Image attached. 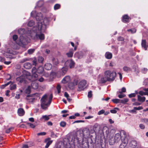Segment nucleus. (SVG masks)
Here are the masks:
<instances>
[{"label": "nucleus", "mask_w": 148, "mask_h": 148, "mask_svg": "<svg viewBox=\"0 0 148 148\" xmlns=\"http://www.w3.org/2000/svg\"><path fill=\"white\" fill-rule=\"evenodd\" d=\"M127 31L128 32H130L131 34L134 33L136 32V30L135 29H129Z\"/></svg>", "instance_id": "nucleus-44"}, {"label": "nucleus", "mask_w": 148, "mask_h": 148, "mask_svg": "<svg viewBox=\"0 0 148 148\" xmlns=\"http://www.w3.org/2000/svg\"><path fill=\"white\" fill-rule=\"evenodd\" d=\"M31 87L30 86H28L25 90V92L28 94H29L31 92Z\"/></svg>", "instance_id": "nucleus-34"}, {"label": "nucleus", "mask_w": 148, "mask_h": 148, "mask_svg": "<svg viewBox=\"0 0 148 148\" xmlns=\"http://www.w3.org/2000/svg\"><path fill=\"white\" fill-rule=\"evenodd\" d=\"M147 71V69L146 68H144L142 69L141 72L143 73H146Z\"/></svg>", "instance_id": "nucleus-57"}, {"label": "nucleus", "mask_w": 148, "mask_h": 148, "mask_svg": "<svg viewBox=\"0 0 148 148\" xmlns=\"http://www.w3.org/2000/svg\"><path fill=\"white\" fill-rule=\"evenodd\" d=\"M123 69V71L126 72H128L131 71V68L127 66H124Z\"/></svg>", "instance_id": "nucleus-33"}, {"label": "nucleus", "mask_w": 148, "mask_h": 148, "mask_svg": "<svg viewBox=\"0 0 148 148\" xmlns=\"http://www.w3.org/2000/svg\"><path fill=\"white\" fill-rule=\"evenodd\" d=\"M51 20L50 17H46L44 19L43 21V24L41 22L42 24V30H45L49 24V22Z\"/></svg>", "instance_id": "nucleus-8"}, {"label": "nucleus", "mask_w": 148, "mask_h": 148, "mask_svg": "<svg viewBox=\"0 0 148 148\" xmlns=\"http://www.w3.org/2000/svg\"><path fill=\"white\" fill-rule=\"evenodd\" d=\"M46 134L45 132H43L38 133L37 134V135L38 136H43L45 135Z\"/></svg>", "instance_id": "nucleus-46"}, {"label": "nucleus", "mask_w": 148, "mask_h": 148, "mask_svg": "<svg viewBox=\"0 0 148 148\" xmlns=\"http://www.w3.org/2000/svg\"><path fill=\"white\" fill-rule=\"evenodd\" d=\"M71 81V78L69 76H66L62 80V82L64 84L66 83Z\"/></svg>", "instance_id": "nucleus-15"}, {"label": "nucleus", "mask_w": 148, "mask_h": 148, "mask_svg": "<svg viewBox=\"0 0 148 148\" xmlns=\"http://www.w3.org/2000/svg\"><path fill=\"white\" fill-rule=\"evenodd\" d=\"M51 136L53 138H56L57 137V136L56 134H55L53 132H51Z\"/></svg>", "instance_id": "nucleus-56"}, {"label": "nucleus", "mask_w": 148, "mask_h": 148, "mask_svg": "<svg viewBox=\"0 0 148 148\" xmlns=\"http://www.w3.org/2000/svg\"><path fill=\"white\" fill-rule=\"evenodd\" d=\"M122 131H121L120 132V134L119 133L116 134L115 136L114 137V140H115V142L116 143H118L119 141H120L122 139V137L123 136V137H124V135L122 134L121 132Z\"/></svg>", "instance_id": "nucleus-11"}, {"label": "nucleus", "mask_w": 148, "mask_h": 148, "mask_svg": "<svg viewBox=\"0 0 148 148\" xmlns=\"http://www.w3.org/2000/svg\"><path fill=\"white\" fill-rule=\"evenodd\" d=\"M117 40L119 41H122L124 40V38L121 36H119L117 38Z\"/></svg>", "instance_id": "nucleus-61"}, {"label": "nucleus", "mask_w": 148, "mask_h": 148, "mask_svg": "<svg viewBox=\"0 0 148 148\" xmlns=\"http://www.w3.org/2000/svg\"><path fill=\"white\" fill-rule=\"evenodd\" d=\"M145 99V98L144 97H142L139 96V102H143Z\"/></svg>", "instance_id": "nucleus-43"}, {"label": "nucleus", "mask_w": 148, "mask_h": 148, "mask_svg": "<svg viewBox=\"0 0 148 148\" xmlns=\"http://www.w3.org/2000/svg\"><path fill=\"white\" fill-rule=\"evenodd\" d=\"M37 60L35 58H34L32 59V64L33 65L36 66L37 64Z\"/></svg>", "instance_id": "nucleus-42"}, {"label": "nucleus", "mask_w": 148, "mask_h": 148, "mask_svg": "<svg viewBox=\"0 0 148 148\" xmlns=\"http://www.w3.org/2000/svg\"><path fill=\"white\" fill-rule=\"evenodd\" d=\"M27 124L28 125H29L32 128H34L35 127V125H34L33 124H32V123H27Z\"/></svg>", "instance_id": "nucleus-55"}, {"label": "nucleus", "mask_w": 148, "mask_h": 148, "mask_svg": "<svg viewBox=\"0 0 148 148\" xmlns=\"http://www.w3.org/2000/svg\"><path fill=\"white\" fill-rule=\"evenodd\" d=\"M38 60L40 62L42 63L44 60V58L41 56H40L38 57Z\"/></svg>", "instance_id": "nucleus-48"}, {"label": "nucleus", "mask_w": 148, "mask_h": 148, "mask_svg": "<svg viewBox=\"0 0 148 148\" xmlns=\"http://www.w3.org/2000/svg\"><path fill=\"white\" fill-rule=\"evenodd\" d=\"M23 75L21 76L17 77L16 78V80L17 81L19 82L20 83L25 82V78H27V76L29 74V73L26 72L25 71H23Z\"/></svg>", "instance_id": "nucleus-7"}, {"label": "nucleus", "mask_w": 148, "mask_h": 148, "mask_svg": "<svg viewBox=\"0 0 148 148\" xmlns=\"http://www.w3.org/2000/svg\"><path fill=\"white\" fill-rule=\"evenodd\" d=\"M17 113L19 116H22L24 115L25 112L23 109L19 108L18 110Z\"/></svg>", "instance_id": "nucleus-14"}, {"label": "nucleus", "mask_w": 148, "mask_h": 148, "mask_svg": "<svg viewBox=\"0 0 148 148\" xmlns=\"http://www.w3.org/2000/svg\"><path fill=\"white\" fill-rule=\"evenodd\" d=\"M67 69L66 67H63L61 69L60 71L61 75H64L67 72Z\"/></svg>", "instance_id": "nucleus-22"}, {"label": "nucleus", "mask_w": 148, "mask_h": 148, "mask_svg": "<svg viewBox=\"0 0 148 148\" xmlns=\"http://www.w3.org/2000/svg\"><path fill=\"white\" fill-rule=\"evenodd\" d=\"M14 129V128L13 127H10L8 129H7L6 130V132L7 133H9L10 131H11V130H12Z\"/></svg>", "instance_id": "nucleus-53"}, {"label": "nucleus", "mask_w": 148, "mask_h": 148, "mask_svg": "<svg viewBox=\"0 0 148 148\" xmlns=\"http://www.w3.org/2000/svg\"><path fill=\"white\" fill-rule=\"evenodd\" d=\"M92 92L91 91H90L88 94V96L89 98H90L92 97Z\"/></svg>", "instance_id": "nucleus-64"}, {"label": "nucleus", "mask_w": 148, "mask_h": 148, "mask_svg": "<svg viewBox=\"0 0 148 148\" xmlns=\"http://www.w3.org/2000/svg\"><path fill=\"white\" fill-rule=\"evenodd\" d=\"M66 125V123L64 121H62L60 123V126L62 127H65Z\"/></svg>", "instance_id": "nucleus-49"}, {"label": "nucleus", "mask_w": 148, "mask_h": 148, "mask_svg": "<svg viewBox=\"0 0 148 148\" xmlns=\"http://www.w3.org/2000/svg\"><path fill=\"white\" fill-rule=\"evenodd\" d=\"M141 121L142 122H144L148 125V119H141Z\"/></svg>", "instance_id": "nucleus-47"}, {"label": "nucleus", "mask_w": 148, "mask_h": 148, "mask_svg": "<svg viewBox=\"0 0 148 148\" xmlns=\"http://www.w3.org/2000/svg\"><path fill=\"white\" fill-rule=\"evenodd\" d=\"M126 96V95L124 94H121L118 95V97L120 98H122Z\"/></svg>", "instance_id": "nucleus-54"}, {"label": "nucleus", "mask_w": 148, "mask_h": 148, "mask_svg": "<svg viewBox=\"0 0 148 148\" xmlns=\"http://www.w3.org/2000/svg\"><path fill=\"white\" fill-rule=\"evenodd\" d=\"M60 4H56L54 5V10H56L59 9L60 8Z\"/></svg>", "instance_id": "nucleus-37"}, {"label": "nucleus", "mask_w": 148, "mask_h": 148, "mask_svg": "<svg viewBox=\"0 0 148 148\" xmlns=\"http://www.w3.org/2000/svg\"><path fill=\"white\" fill-rule=\"evenodd\" d=\"M56 88L58 91V93H59L60 92L61 86L59 85H58Z\"/></svg>", "instance_id": "nucleus-52"}, {"label": "nucleus", "mask_w": 148, "mask_h": 148, "mask_svg": "<svg viewBox=\"0 0 148 148\" xmlns=\"http://www.w3.org/2000/svg\"><path fill=\"white\" fill-rule=\"evenodd\" d=\"M130 19V18L127 15L123 16L122 18L123 21L124 23L128 22Z\"/></svg>", "instance_id": "nucleus-16"}, {"label": "nucleus", "mask_w": 148, "mask_h": 148, "mask_svg": "<svg viewBox=\"0 0 148 148\" xmlns=\"http://www.w3.org/2000/svg\"><path fill=\"white\" fill-rule=\"evenodd\" d=\"M27 77V79L29 80H32V78H34L35 80H37L38 79V75L36 73H33L32 74V76L29 75V74L28 75Z\"/></svg>", "instance_id": "nucleus-12"}, {"label": "nucleus", "mask_w": 148, "mask_h": 148, "mask_svg": "<svg viewBox=\"0 0 148 148\" xmlns=\"http://www.w3.org/2000/svg\"><path fill=\"white\" fill-rule=\"evenodd\" d=\"M35 50V49H29L28 51L27 52L29 54H32L34 52V51Z\"/></svg>", "instance_id": "nucleus-40"}, {"label": "nucleus", "mask_w": 148, "mask_h": 148, "mask_svg": "<svg viewBox=\"0 0 148 148\" xmlns=\"http://www.w3.org/2000/svg\"><path fill=\"white\" fill-rule=\"evenodd\" d=\"M44 3V1L43 0H40L38 2L36 6L38 7H41L43 5Z\"/></svg>", "instance_id": "nucleus-29"}, {"label": "nucleus", "mask_w": 148, "mask_h": 148, "mask_svg": "<svg viewBox=\"0 0 148 148\" xmlns=\"http://www.w3.org/2000/svg\"><path fill=\"white\" fill-rule=\"evenodd\" d=\"M42 25L41 23L38 22V26L36 25L34 26L32 28V31H31V34H32L33 33H35V37L40 40H44L45 39V35L42 33V32H44L45 30H42Z\"/></svg>", "instance_id": "nucleus-1"}, {"label": "nucleus", "mask_w": 148, "mask_h": 148, "mask_svg": "<svg viewBox=\"0 0 148 148\" xmlns=\"http://www.w3.org/2000/svg\"><path fill=\"white\" fill-rule=\"evenodd\" d=\"M25 30L24 29H20L18 30V33L21 34V35H25L24 34L25 33Z\"/></svg>", "instance_id": "nucleus-27"}, {"label": "nucleus", "mask_w": 148, "mask_h": 148, "mask_svg": "<svg viewBox=\"0 0 148 148\" xmlns=\"http://www.w3.org/2000/svg\"><path fill=\"white\" fill-rule=\"evenodd\" d=\"M28 42V38L25 35H21L16 42V43L20 46L23 47Z\"/></svg>", "instance_id": "nucleus-4"}, {"label": "nucleus", "mask_w": 148, "mask_h": 148, "mask_svg": "<svg viewBox=\"0 0 148 148\" xmlns=\"http://www.w3.org/2000/svg\"><path fill=\"white\" fill-rule=\"evenodd\" d=\"M77 54L79 55L78 56H77L78 58H81L83 56V53L81 52H79L77 53Z\"/></svg>", "instance_id": "nucleus-50"}, {"label": "nucleus", "mask_w": 148, "mask_h": 148, "mask_svg": "<svg viewBox=\"0 0 148 148\" xmlns=\"http://www.w3.org/2000/svg\"><path fill=\"white\" fill-rule=\"evenodd\" d=\"M86 84V81L85 80L81 81L79 83L78 88L79 90L84 89Z\"/></svg>", "instance_id": "nucleus-9"}, {"label": "nucleus", "mask_w": 148, "mask_h": 148, "mask_svg": "<svg viewBox=\"0 0 148 148\" xmlns=\"http://www.w3.org/2000/svg\"><path fill=\"white\" fill-rule=\"evenodd\" d=\"M104 112L105 110H102L98 112V114L99 115H101L104 113Z\"/></svg>", "instance_id": "nucleus-63"}, {"label": "nucleus", "mask_w": 148, "mask_h": 148, "mask_svg": "<svg viewBox=\"0 0 148 148\" xmlns=\"http://www.w3.org/2000/svg\"><path fill=\"white\" fill-rule=\"evenodd\" d=\"M35 22L33 20L30 21L28 23V26L30 27H32L34 24Z\"/></svg>", "instance_id": "nucleus-35"}, {"label": "nucleus", "mask_w": 148, "mask_h": 148, "mask_svg": "<svg viewBox=\"0 0 148 148\" xmlns=\"http://www.w3.org/2000/svg\"><path fill=\"white\" fill-rule=\"evenodd\" d=\"M141 45L142 47L144 48L145 50H147L148 46L146 45V42L145 40H142Z\"/></svg>", "instance_id": "nucleus-18"}, {"label": "nucleus", "mask_w": 148, "mask_h": 148, "mask_svg": "<svg viewBox=\"0 0 148 148\" xmlns=\"http://www.w3.org/2000/svg\"><path fill=\"white\" fill-rule=\"evenodd\" d=\"M18 37L16 35H13L12 37L14 41H15L16 43L17 41L16 40L18 38Z\"/></svg>", "instance_id": "nucleus-45"}, {"label": "nucleus", "mask_w": 148, "mask_h": 148, "mask_svg": "<svg viewBox=\"0 0 148 148\" xmlns=\"http://www.w3.org/2000/svg\"><path fill=\"white\" fill-rule=\"evenodd\" d=\"M52 140H51V139L49 138L46 139L45 140V142L46 143L45 147V148H48L49 145L52 143Z\"/></svg>", "instance_id": "nucleus-13"}, {"label": "nucleus", "mask_w": 148, "mask_h": 148, "mask_svg": "<svg viewBox=\"0 0 148 148\" xmlns=\"http://www.w3.org/2000/svg\"><path fill=\"white\" fill-rule=\"evenodd\" d=\"M31 85L32 88L36 89L38 87V84L35 81H33L31 84Z\"/></svg>", "instance_id": "nucleus-19"}, {"label": "nucleus", "mask_w": 148, "mask_h": 148, "mask_svg": "<svg viewBox=\"0 0 148 148\" xmlns=\"http://www.w3.org/2000/svg\"><path fill=\"white\" fill-rule=\"evenodd\" d=\"M72 83H73L74 85L75 86L77 84L78 80L77 79H75Z\"/></svg>", "instance_id": "nucleus-62"}, {"label": "nucleus", "mask_w": 148, "mask_h": 148, "mask_svg": "<svg viewBox=\"0 0 148 148\" xmlns=\"http://www.w3.org/2000/svg\"><path fill=\"white\" fill-rule=\"evenodd\" d=\"M73 49L70 50L69 51L66 53V55L69 57H71L73 56Z\"/></svg>", "instance_id": "nucleus-24"}, {"label": "nucleus", "mask_w": 148, "mask_h": 148, "mask_svg": "<svg viewBox=\"0 0 148 148\" xmlns=\"http://www.w3.org/2000/svg\"><path fill=\"white\" fill-rule=\"evenodd\" d=\"M121 133L122 134L124 135V137H123V136L122 137L121 139L122 143L120 145V148H124L128 143V139L126 137V135L125 131L122 130Z\"/></svg>", "instance_id": "nucleus-6"}, {"label": "nucleus", "mask_w": 148, "mask_h": 148, "mask_svg": "<svg viewBox=\"0 0 148 148\" xmlns=\"http://www.w3.org/2000/svg\"><path fill=\"white\" fill-rule=\"evenodd\" d=\"M44 67L47 70H49L52 68V65L50 63H47L45 64Z\"/></svg>", "instance_id": "nucleus-21"}, {"label": "nucleus", "mask_w": 148, "mask_h": 148, "mask_svg": "<svg viewBox=\"0 0 148 148\" xmlns=\"http://www.w3.org/2000/svg\"><path fill=\"white\" fill-rule=\"evenodd\" d=\"M105 56L106 58L108 59H110L112 58V54L109 52H106L105 54Z\"/></svg>", "instance_id": "nucleus-23"}, {"label": "nucleus", "mask_w": 148, "mask_h": 148, "mask_svg": "<svg viewBox=\"0 0 148 148\" xmlns=\"http://www.w3.org/2000/svg\"><path fill=\"white\" fill-rule=\"evenodd\" d=\"M24 67L26 69H30L32 67L31 64L29 62H26L24 64Z\"/></svg>", "instance_id": "nucleus-20"}, {"label": "nucleus", "mask_w": 148, "mask_h": 148, "mask_svg": "<svg viewBox=\"0 0 148 148\" xmlns=\"http://www.w3.org/2000/svg\"><path fill=\"white\" fill-rule=\"evenodd\" d=\"M139 110V107H134V109L131 110L130 111V112L132 113H136V111L137 110Z\"/></svg>", "instance_id": "nucleus-38"}, {"label": "nucleus", "mask_w": 148, "mask_h": 148, "mask_svg": "<svg viewBox=\"0 0 148 148\" xmlns=\"http://www.w3.org/2000/svg\"><path fill=\"white\" fill-rule=\"evenodd\" d=\"M119 110V108H115L113 109L110 110V112L112 113L115 114L117 112V111Z\"/></svg>", "instance_id": "nucleus-31"}, {"label": "nucleus", "mask_w": 148, "mask_h": 148, "mask_svg": "<svg viewBox=\"0 0 148 148\" xmlns=\"http://www.w3.org/2000/svg\"><path fill=\"white\" fill-rule=\"evenodd\" d=\"M53 98L52 94L49 96L47 95L43 96L41 99V108L43 109H46L50 105Z\"/></svg>", "instance_id": "nucleus-3"}, {"label": "nucleus", "mask_w": 148, "mask_h": 148, "mask_svg": "<svg viewBox=\"0 0 148 148\" xmlns=\"http://www.w3.org/2000/svg\"><path fill=\"white\" fill-rule=\"evenodd\" d=\"M136 142L135 140H132L131 141L130 143V146L132 148H135L137 145Z\"/></svg>", "instance_id": "nucleus-25"}, {"label": "nucleus", "mask_w": 148, "mask_h": 148, "mask_svg": "<svg viewBox=\"0 0 148 148\" xmlns=\"http://www.w3.org/2000/svg\"><path fill=\"white\" fill-rule=\"evenodd\" d=\"M29 60V59L27 58H25L21 60L20 61L21 63H23Z\"/></svg>", "instance_id": "nucleus-39"}, {"label": "nucleus", "mask_w": 148, "mask_h": 148, "mask_svg": "<svg viewBox=\"0 0 148 148\" xmlns=\"http://www.w3.org/2000/svg\"><path fill=\"white\" fill-rule=\"evenodd\" d=\"M126 89L125 87H123L121 89V91L119 92V93L122 94L123 92H126Z\"/></svg>", "instance_id": "nucleus-51"}, {"label": "nucleus", "mask_w": 148, "mask_h": 148, "mask_svg": "<svg viewBox=\"0 0 148 148\" xmlns=\"http://www.w3.org/2000/svg\"><path fill=\"white\" fill-rule=\"evenodd\" d=\"M50 115H43L42 117L40 119V120L42 121H47L49 119V116Z\"/></svg>", "instance_id": "nucleus-17"}, {"label": "nucleus", "mask_w": 148, "mask_h": 148, "mask_svg": "<svg viewBox=\"0 0 148 148\" xmlns=\"http://www.w3.org/2000/svg\"><path fill=\"white\" fill-rule=\"evenodd\" d=\"M37 69H36V67H34L32 69V74L33 73H36L37 72Z\"/></svg>", "instance_id": "nucleus-58"}, {"label": "nucleus", "mask_w": 148, "mask_h": 148, "mask_svg": "<svg viewBox=\"0 0 148 148\" xmlns=\"http://www.w3.org/2000/svg\"><path fill=\"white\" fill-rule=\"evenodd\" d=\"M116 75V73L114 71H106L104 73V77L101 78L100 82L104 83L107 81H113L114 80Z\"/></svg>", "instance_id": "nucleus-2"}, {"label": "nucleus", "mask_w": 148, "mask_h": 148, "mask_svg": "<svg viewBox=\"0 0 148 148\" xmlns=\"http://www.w3.org/2000/svg\"><path fill=\"white\" fill-rule=\"evenodd\" d=\"M44 71L43 67L41 66H39L37 70V72L39 74H42Z\"/></svg>", "instance_id": "nucleus-26"}, {"label": "nucleus", "mask_w": 148, "mask_h": 148, "mask_svg": "<svg viewBox=\"0 0 148 148\" xmlns=\"http://www.w3.org/2000/svg\"><path fill=\"white\" fill-rule=\"evenodd\" d=\"M31 15L32 17L35 16L37 21V25H36L37 26H38V22L41 23V20L43 18V16L41 13L39 12L36 13V12L35 11H33L31 13Z\"/></svg>", "instance_id": "nucleus-5"}, {"label": "nucleus", "mask_w": 148, "mask_h": 148, "mask_svg": "<svg viewBox=\"0 0 148 148\" xmlns=\"http://www.w3.org/2000/svg\"><path fill=\"white\" fill-rule=\"evenodd\" d=\"M128 101L129 99L127 98H125L123 99H120V103L125 104L128 102Z\"/></svg>", "instance_id": "nucleus-28"}, {"label": "nucleus", "mask_w": 148, "mask_h": 148, "mask_svg": "<svg viewBox=\"0 0 148 148\" xmlns=\"http://www.w3.org/2000/svg\"><path fill=\"white\" fill-rule=\"evenodd\" d=\"M139 95H146V92H144L143 91H139Z\"/></svg>", "instance_id": "nucleus-59"}, {"label": "nucleus", "mask_w": 148, "mask_h": 148, "mask_svg": "<svg viewBox=\"0 0 148 148\" xmlns=\"http://www.w3.org/2000/svg\"><path fill=\"white\" fill-rule=\"evenodd\" d=\"M138 91H136L135 93H132L130 94H129L128 96L130 98H131L132 97H134L136 95L138 94Z\"/></svg>", "instance_id": "nucleus-36"}, {"label": "nucleus", "mask_w": 148, "mask_h": 148, "mask_svg": "<svg viewBox=\"0 0 148 148\" xmlns=\"http://www.w3.org/2000/svg\"><path fill=\"white\" fill-rule=\"evenodd\" d=\"M16 88V84L11 85L10 86V89L11 90H14Z\"/></svg>", "instance_id": "nucleus-41"}, {"label": "nucleus", "mask_w": 148, "mask_h": 148, "mask_svg": "<svg viewBox=\"0 0 148 148\" xmlns=\"http://www.w3.org/2000/svg\"><path fill=\"white\" fill-rule=\"evenodd\" d=\"M65 65L66 66L72 68L74 67L75 63L72 60H68L65 62Z\"/></svg>", "instance_id": "nucleus-10"}, {"label": "nucleus", "mask_w": 148, "mask_h": 148, "mask_svg": "<svg viewBox=\"0 0 148 148\" xmlns=\"http://www.w3.org/2000/svg\"><path fill=\"white\" fill-rule=\"evenodd\" d=\"M75 85L72 82L69 83L68 84L69 88L71 89H73L74 88Z\"/></svg>", "instance_id": "nucleus-30"}, {"label": "nucleus", "mask_w": 148, "mask_h": 148, "mask_svg": "<svg viewBox=\"0 0 148 148\" xmlns=\"http://www.w3.org/2000/svg\"><path fill=\"white\" fill-rule=\"evenodd\" d=\"M37 80H38L40 82H42L44 81V79L42 77H41L40 78L38 77Z\"/></svg>", "instance_id": "nucleus-60"}, {"label": "nucleus", "mask_w": 148, "mask_h": 148, "mask_svg": "<svg viewBox=\"0 0 148 148\" xmlns=\"http://www.w3.org/2000/svg\"><path fill=\"white\" fill-rule=\"evenodd\" d=\"M120 99H113L112 100V101L115 103H120Z\"/></svg>", "instance_id": "nucleus-32"}]
</instances>
